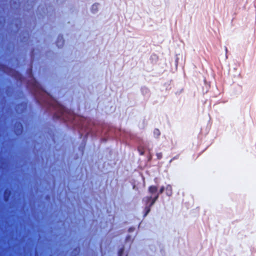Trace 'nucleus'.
I'll use <instances>...</instances> for the list:
<instances>
[{"label": "nucleus", "instance_id": "obj_1", "mask_svg": "<svg viewBox=\"0 0 256 256\" xmlns=\"http://www.w3.org/2000/svg\"><path fill=\"white\" fill-rule=\"evenodd\" d=\"M158 198V194H157L154 198H152V196H147L143 198L142 200L144 202V204L146 205L144 209V217L146 216L150 212L152 206L154 204Z\"/></svg>", "mask_w": 256, "mask_h": 256}, {"label": "nucleus", "instance_id": "obj_2", "mask_svg": "<svg viewBox=\"0 0 256 256\" xmlns=\"http://www.w3.org/2000/svg\"><path fill=\"white\" fill-rule=\"evenodd\" d=\"M56 110L57 112L53 116L54 120L60 119L64 121L68 120L66 117L67 114L70 115V114L68 113L64 107L61 105H58L56 108Z\"/></svg>", "mask_w": 256, "mask_h": 256}, {"label": "nucleus", "instance_id": "obj_3", "mask_svg": "<svg viewBox=\"0 0 256 256\" xmlns=\"http://www.w3.org/2000/svg\"><path fill=\"white\" fill-rule=\"evenodd\" d=\"M28 72L30 73V77L31 78V84L34 87H38L39 84L32 76V68L28 70Z\"/></svg>", "mask_w": 256, "mask_h": 256}, {"label": "nucleus", "instance_id": "obj_4", "mask_svg": "<svg viewBox=\"0 0 256 256\" xmlns=\"http://www.w3.org/2000/svg\"><path fill=\"white\" fill-rule=\"evenodd\" d=\"M64 43V40L62 36H59L58 37L57 40L56 42V46L58 48H62Z\"/></svg>", "mask_w": 256, "mask_h": 256}, {"label": "nucleus", "instance_id": "obj_5", "mask_svg": "<svg viewBox=\"0 0 256 256\" xmlns=\"http://www.w3.org/2000/svg\"><path fill=\"white\" fill-rule=\"evenodd\" d=\"M12 192L10 190L6 188L4 190V200L5 202H8L10 200Z\"/></svg>", "mask_w": 256, "mask_h": 256}, {"label": "nucleus", "instance_id": "obj_6", "mask_svg": "<svg viewBox=\"0 0 256 256\" xmlns=\"http://www.w3.org/2000/svg\"><path fill=\"white\" fill-rule=\"evenodd\" d=\"M157 191L158 187L156 186H150L148 188V192L151 194H156Z\"/></svg>", "mask_w": 256, "mask_h": 256}, {"label": "nucleus", "instance_id": "obj_7", "mask_svg": "<svg viewBox=\"0 0 256 256\" xmlns=\"http://www.w3.org/2000/svg\"><path fill=\"white\" fill-rule=\"evenodd\" d=\"M165 190L166 192V194L168 196H170L172 194V186L170 184H168L166 186Z\"/></svg>", "mask_w": 256, "mask_h": 256}, {"label": "nucleus", "instance_id": "obj_8", "mask_svg": "<svg viewBox=\"0 0 256 256\" xmlns=\"http://www.w3.org/2000/svg\"><path fill=\"white\" fill-rule=\"evenodd\" d=\"M98 4H94L92 6V12H95L98 11Z\"/></svg>", "mask_w": 256, "mask_h": 256}, {"label": "nucleus", "instance_id": "obj_9", "mask_svg": "<svg viewBox=\"0 0 256 256\" xmlns=\"http://www.w3.org/2000/svg\"><path fill=\"white\" fill-rule=\"evenodd\" d=\"M154 134L156 137H158L160 134L159 129H155L154 132Z\"/></svg>", "mask_w": 256, "mask_h": 256}, {"label": "nucleus", "instance_id": "obj_10", "mask_svg": "<svg viewBox=\"0 0 256 256\" xmlns=\"http://www.w3.org/2000/svg\"><path fill=\"white\" fill-rule=\"evenodd\" d=\"M124 252V248H122L118 251V256H122Z\"/></svg>", "mask_w": 256, "mask_h": 256}, {"label": "nucleus", "instance_id": "obj_11", "mask_svg": "<svg viewBox=\"0 0 256 256\" xmlns=\"http://www.w3.org/2000/svg\"><path fill=\"white\" fill-rule=\"evenodd\" d=\"M16 75L18 76V78L19 79L20 81H22V74H20L18 72H16Z\"/></svg>", "mask_w": 256, "mask_h": 256}, {"label": "nucleus", "instance_id": "obj_12", "mask_svg": "<svg viewBox=\"0 0 256 256\" xmlns=\"http://www.w3.org/2000/svg\"><path fill=\"white\" fill-rule=\"evenodd\" d=\"M165 190V188L164 186H162L160 188V189L159 190V192L158 193H156V195L157 194H158V195L160 194H162V193H163L164 191Z\"/></svg>", "mask_w": 256, "mask_h": 256}, {"label": "nucleus", "instance_id": "obj_13", "mask_svg": "<svg viewBox=\"0 0 256 256\" xmlns=\"http://www.w3.org/2000/svg\"><path fill=\"white\" fill-rule=\"evenodd\" d=\"M157 156H158V159H160L162 158V154L161 153H160V154H157Z\"/></svg>", "mask_w": 256, "mask_h": 256}, {"label": "nucleus", "instance_id": "obj_14", "mask_svg": "<svg viewBox=\"0 0 256 256\" xmlns=\"http://www.w3.org/2000/svg\"><path fill=\"white\" fill-rule=\"evenodd\" d=\"M14 130V132H18L19 130H20L21 132H22V130H24L23 128H22V129H13Z\"/></svg>", "mask_w": 256, "mask_h": 256}, {"label": "nucleus", "instance_id": "obj_15", "mask_svg": "<svg viewBox=\"0 0 256 256\" xmlns=\"http://www.w3.org/2000/svg\"><path fill=\"white\" fill-rule=\"evenodd\" d=\"M16 128H24V126H23L22 124H20V126H18V127Z\"/></svg>", "mask_w": 256, "mask_h": 256}, {"label": "nucleus", "instance_id": "obj_16", "mask_svg": "<svg viewBox=\"0 0 256 256\" xmlns=\"http://www.w3.org/2000/svg\"><path fill=\"white\" fill-rule=\"evenodd\" d=\"M0 128H2V127H0ZM3 128H8V127H4Z\"/></svg>", "mask_w": 256, "mask_h": 256}, {"label": "nucleus", "instance_id": "obj_17", "mask_svg": "<svg viewBox=\"0 0 256 256\" xmlns=\"http://www.w3.org/2000/svg\"><path fill=\"white\" fill-rule=\"evenodd\" d=\"M5 129H0V130H4Z\"/></svg>", "mask_w": 256, "mask_h": 256}]
</instances>
